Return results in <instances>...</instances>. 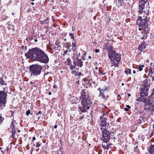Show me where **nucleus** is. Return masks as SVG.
Here are the masks:
<instances>
[{
	"label": "nucleus",
	"instance_id": "f257e3e1",
	"mask_svg": "<svg viewBox=\"0 0 154 154\" xmlns=\"http://www.w3.org/2000/svg\"><path fill=\"white\" fill-rule=\"evenodd\" d=\"M26 55L28 58L44 63H48L49 61L48 56L45 52L37 47L29 49Z\"/></svg>",
	"mask_w": 154,
	"mask_h": 154
},
{
	"label": "nucleus",
	"instance_id": "f03ea898",
	"mask_svg": "<svg viewBox=\"0 0 154 154\" xmlns=\"http://www.w3.org/2000/svg\"><path fill=\"white\" fill-rule=\"evenodd\" d=\"M81 99L82 106L78 108V110L80 112H85L87 109H88L90 108L91 103L88 94L84 91L82 92V93Z\"/></svg>",
	"mask_w": 154,
	"mask_h": 154
},
{
	"label": "nucleus",
	"instance_id": "7ed1b4c3",
	"mask_svg": "<svg viewBox=\"0 0 154 154\" xmlns=\"http://www.w3.org/2000/svg\"><path fill=\"white\" fill-rule=\"evenodd\" d=\"M108 54L111 63L110 66L112 67L115 66V68L118 66L121 59L120 54L116 53L115 51L108 52Z\"/></svg>",
	"mask_w": 154,
	"mask_h": 154
},
{
	"label": "nucleus",
	"instance_id": "20e7f679",
	"mask_svg": "<svg viewBox=\"0 0 154 154\" xmlns=\"http://www.w3.org/2000/svg\"><path fill=\"white\" fill-rule=\"evenodd\" d=\"M144 14H145L144 18L143 17L140 16L139 17V19L137 21V23L139 27H141L143 29V30L147 32L148 31L147 26V18L148 15V12L147 13L144 12Z\"/></svg>",
	"mask_w": 154,
	"mask_h": 154
},
{
	"label": "nucleus",
	"instance_id": "39448f33",
	"mask_svg": "<svg viewBox=\"0 0 154 154\" xmlns=\"http://www.w3.org/2000/svg\"><path fill=\"white\" fill-rule=\"evenodd\" d=\"M42 69V66L38 65H33L29 67V71L31 75L37 76L40 74Z\"/></svg>",
	"mask_w": 154,
	"mask_h": 154
},
{
	"label": "nucleus",
	"instance_id": "423d86ee",
	"mask_svg": "<svg viewBox=\"0 0 154 154\" xmlns=\"http://www.w3.org/2000/svg\"><path fill=\"white\" fill-rule=\"evenodd\" d=\"M7 94L5 91H0V109H2L5 106L7 102Z\"/></svg>",
	"mask_w": 154,
	"mask_h": 154
},
{
	"label": "nucleus",
	"instance_id": "0eeeda50",
	"mask_svg": "<svg viewBox=\"0 0 154 154\" xmlns=\"http://www.w3.org/2000/svg\"><path fill=\"white\" fill-rule=\"evenodd\" d=\"M75 54H73V56L72 58L73 60V66H72V69H75L77 65L78 67L81 68L83 66V62L81 59L78 58V57H75ZM77 57L78 56H77Z\"/></svg>",
	"mask_w": 154,
	"mask_h": 154
},
{
	"label": "nucleus",
	"instance_id": "6e6552de",
	"mask_svg": "<svg viewBox=\"0 0 154 154\" xmlns=\"http://www.w3.org/2000/svg\"><path fill=\"white\" fill-rule=\"evenodd\" d=\"M100 130L102 134L103 141L106 142H108L110 137V132L106 129V128L101 127Z\"/></svg>",
	"mask_w": 154,
	"mask_h": 154
},
{
	"label": "nucleus",
	"instance_id": "1a4fd4ad",
	"mask_svg": "<svg viewBox=\"0 0 154 154\" xmlns=\"http://www.w3.org/2000/svg\"><path fill=\"white\" fill-rule=\"evenodd\" d=\"M139 5V10L138 11L139 14H141L143 12V10L145 6L147 7L149 3L147 2V0H140Z\"/></svg>",
	"mask_w": 154,
	"mask_h": 154
},
{
	"label": "nucleus",
	"instance_id": "9d476101",
	"mask_svg": "<svg viewBox=\"0 0 154 154\" xmlns=\"http://www.w3.org/2000/svg\"><path fill=\"white\" fill-rule=\"evenodd\" d=\"M140 97L136 100V101L146 103V97H145L148 96L147 93L143 91H140Z\"/></svg>",
	"mask_w": 154,
	"mask_h": 154
},
{
	"label": "nucleus",
	"instance_id": "9b49d317",
	"mask_svg": "<svg viewBox=\"0 0 154 154\" xmlns=\"http://www.w3.org/2000/svg\"><path fill=\"white\" fill-rule=\"evenodd\" d=\"M150 87V84L148 83L147 80H145L143 82L142 87L140 88V91L147 93Z\"/></svg>",
	"mask_w": 154,
	"mask_h": 154
},
{
	"label": "nucleus",
	"instance_id": "f8f14e48",
	"mask_svg": "<svg viewBox=\"0 0 154 154\" xmlns=\"http://www.w3.org/2000/svg\"><path fill=\"white\" fill-rule=\"evenodd\" d=\"M107 116L104 113H103V116L100 117V121L101 123V127L102 128H106L105 126L106 125V120Z\"/></svg>",
	"mask_w": 154,
	"mask_h": 154
},
{
	"label": "nucleus",
	"instance_id": "ddd939ff",
	"mask_svg": "<svg viewBox=\"0 0 154 154\" xmlns=\"http://www.w3.org/2000/svg\"><path fill=\"white\" fill-rule=\"evenodd\" d=\"M107 87H105L104 89H102L100 90V94L99 97L105 99L106 98L104 93L107 92Z\"/></svg>",
	"mask_w": 154,
	"mask_h": 154
},
{
	"label": "nucleus",
	"instance_id": "4468645a",
	"mask_svg": "<svg viewBox=\"0 0 154 154\" xmlns=\"http://www.w3.org/2000/svg\"><path fill=\"white\" fill-rule=\"evenodd\" d=\"M148 152L146 154H154V145H151L149 146Z\"/></svg>",
	"mask_w": 154,
	"mask_h": 154
},
{
	"label": "nucleus",
	"instance_id": "2eb2a0df",
	"mask_svg": "<svg viewBox=\"0 0 154 154\" xmlns=\"http://www.w3.org/2000/svg\"><path fill=\"white\" fill-rule=\"evenodd\" d=\"M13 122H12L11 125V128L12 129V133L11 137L12 138H14L15 137V135L16 133V131L15 129V126L13 125Z\"/></svg>",
	"mask_w": 154,
	"mask_h": 154
},
{
	"label": "nucleus",
	"instance_id": "dca6fc26",
	"mask_svg": "<svg viewBox=\"0 0 154 154\" xmlns=\"http://www.w3.org/2000/svg\"><path fill=\"white\" fill-rule=\"evenodd\" d=\"M66 64L67 65H69L70 66V69L71 70H73L74 69L72 68V66H73L72 63V61L70 58H68L67 59L66 61L65 62Z\"/></svg>",
	"mask_w": 154,
	"mask_h": 154
},
{
	"label": "nucleus",
	"instance_id": "f3484780",
	"mask_svg": "<svg viewBox=\"0 0 154 154\" xmlns=\"http://www.w3.org/2000/svg\"><path fill=\"white\" fill-rule=\"evenodd\" d=\"M148 76L149 77L152 78V81H154V72H152V70L149 71L148 73Z\"/></svg>",
	"mask_w": 154,
	"mask_h": 154
},
{
	"label": "nucleus",
	"instance_id": "a211bd4d",
	"mask_svg": "<svg viewBox=\"0 0 154 154\" xmlns=\"http://www.w3.org/2000/svg\"><path fill=\"white\" fill-rule=\"evenodd\" d=\"M146 48L145 44V43H142L138 47V49L140 51H142L143 50L145 49Z\"/></svg>",
	"mask_w": 154,
	"mask_h": 154
},
{
	"label": "nucleus",
	"instance_id": "6ab92c4d",
	"mask_svg": "<svg viewBox=\"0 0 154 154\" xmlns=\"http://www.w3.org/2000/svg\"><path fill=\"white\" fill-rule=\"evenodd\" d=\"M107 142H104L102 143V147L105 150H108L109 148V144H107Z\"/></svg>",
	"mask_w": 154,
	"mask_h": 154
},
{
	"label": "nucleus",
	"instance_id": "aec40b11",
	"mask_svg": "<svg viewBox=\"0 0 154 154\" xmlns=\"http://www.w3.org/2000/svg\"><path fill=\"white\" fill-rule=\"evenodd\" d=\"M148 105L149 106L148 108L150 110L153 111L154 109V103H148Z\"/></svg>",
	"mask_w": 154,
	"mask_h": 154
},
{
	"label": "nucleus",
	"instance_id": "412c9836",
	"mask_svg": "<svg viewBox=\"0 0 154 154\" xmlns=\"http://www.w3.org/2000/svg\"><path fill=\"white\" fill-rule=\"evenodd\" d=\"M123 3V0H118V2L116 3V5L118 7H119L122 5Z\"/></svg>",
	"mask_w": 154,
	"mask_h": 154
},
{
	"label": "nucleus",
	"instance_id": "4be33fe9",
	"mask_svg": "<svg viewBox=\"0 0 154 154\" xmlns=\"http://www.w3.org/2000/svg\"><path fill=\"white\" fill-rule=\"evenodd\" d=\"M0 85H7V84L3 80L2 78L0 77Z\"/></svg>",
	"mask_w": 154,
	"mask_h": 154
},
{
	"label": "nucleus",
	"instance_id": "5701e85b",
	"mask_svg": "<svg viewBox=\"0 0 154 154\" xmlns=\"http://www.w3.org/2000/svg\"><path fill=\"white\" fill-rule=\"evenodd\" d=\"M108 52H110L112 51H114V50H113L112 49V46L111 45H108L106 48Z\"/></svg>",
	"mask_w": 154,
	"mask_h": 154
},
{
	"label": "nucleus",
	"instance_id": "b1692460",
	"mask_svg": "<svg viewBox=\"0 0 154 154\" xmlns=\"http://www.w3.org/2000/svg\"><path fill=\"white\" fill-rule=\"evenodd\" d=\"M101 70V68H99V69L97 70H94V74L96 75H99V72H100V71Z\"/></svg>",
	"mask_w": 154,
	"mask_h": 154
},
{
	"label": "nucleus",
	"instance_id": "393cba45",
	"mask_svg": "<svg viewBox=\"0 0 154 154\" xmlns=\"http://www.w3.org/2000/svg\"><path fill=\"white\" fill-rule=\"evenodd\" d=\"M8 114L9 117L13 116L14 115V112L11 110L9 111L8 112Z\"/></svg>",
	"mask_w": 154,
	"mask_h": 154
},
{
	"label": "nucleus",
	"instance_id": "a878e982",
	"mask_svg": "<svg viewBox=\"0 0 154 154\" xmlns=\"http://www.w3.org/2000/svg\"><path fill=\"white\" fill-rule=\"evenodd\" d=\"M100 72L98 75H99L100 76H102L106 74V73L101 71V70L100 71Z\"/></svg>",
	"mask_w": 154,
	"mask_h": 154
},
{
	"label": "nucleus",
	"instance_id": "bb28decb",
	"mask_svg": "<svg viewBox=\"0 0 154 154\" xmlns=\"http://www.w3.org/2000/svg\"><path fill=\"white\" fill-rule=\"evenodd\" d=\"M144 65H142L141 66H138L137 68V69H139V71H141L143 70V67H144Z\"/></svg>",
	"mask_w": 154,
	"mask_h": 154
},
{
	"label": "nucleus",
	"instance_id": "cd10ccee",
	"mask_svg": "<svg viewBox=\"0 0 154 154\" xmlns=\"http://www.w3.org/2000/svg\"><path fill=\"white\" fill-rule=\"evenodd\" d=\"M4 119V118L2 116L1 114H0V125L2 123Z\"/></svg>",
	"mask_w": 154,
	"mask_h": 154
},
{
	"label": "nucleus",
	"instance_id": "c85d7f7f",
	"mask_svg": "<svg viewBox=\"0 0 154 154\" xmlns=\"http://www.w3.org/2000/svg\"><path fill=\"white\" fill-rule=\"evenodd\" d=\"M75 102H73V103H78L80 101V99H78L77 98H75V99H74Z\"/></svg>",
	"mask_w": 154,
	"mask_h": 154
},
{
	"label": "nucleus",
	"instance_id": "c756f323",
	"mask_svg": "<svg viewBox=\"0 0 154 154\" xmlns=\"http://www.w3.org/2000/svg\"><path fill=\"white\" fill-rule=\"evenodd\" d=\"M72 48H72V50H73V51H74V50L75 49V48H74L76 46L75 43L74 42H72Z\"/></svg>",
	"mask_w": 154,
	"mask_h": 154
},
{
	"label": "nucleus",
	"instance_id": "7c9ffc66",
	"mask_svg": "<svg viewBox=\"0 0 154 154\" xmlns=\"http://www.w3.org/2000/svg\"><path fill=\"white\" fill-rule=\"evenodd\" d=\"M71 73L73 74H74L75 75H77V72L75 70H72L71 71Z\"/></svg>",
	"mask_w": 154,
	"mask_h": 154
},
{
	"label": "nucleus",
	"instance_id": "2f4dec72",
	"mask_svg": "<svg viewBox=\"0 0 154 154\" xmlns=\"http://www.w3.org/2000/svg\"><path fill=\"white\" fill-rule=\"evenodd\" d=\"M71 44L69 43H68V44L67 45V48H71Z\"/></svg>",
	"mask_w": 154,
	"mask_h": 154
},
{
	"label": "nucleus",
	"instance_id": "473e14b6",
	"mask_svg": "<svg viewBox=\"0 0 154 154\" xmlns=\"http://www.w3.org/2000/svg\"><path fill=\"white\" fill-rule=\"evenodd\" d=\"M147 35L146 34H144L142 36V39H146L147 38Z\"/></svg>",
	"mask_w": 154,
	"mask_h": 154
},
{
	"label": "nucleus",
	"instance_id": "72a5a7b5",
	"mask_svg": "<svg viewBox=\"0 0 154 154\" xmlns=\"http://www.w3.org/2000/svg\"><path fill=\"white\" fill-rule=\"evenodd\" d=\"M69 35L71 37V38L72 39H74V36L73 35L72 33H69Z\"/></svg>",
	"mask_w": 154,
	"mask_h": 154
},
{
	"label": "nucleus",
	"instance_id": "f704fd0d",
	"mask_svg": "<svg viewBox=\"0 0 154 154\" xmlns=\"http://www.w3.org/2000/svg\"><path fill=\"white\" fill-rule=\"evenodd\" d=\"M152 70V72H154V66H153V68H152V67H150L149 69V71Z\"/></svg>",
	"mask_w": 154,
	"mask_h": 154
},
{
	"label": "nucleus",
	"instance_id": "c9c22d12",
	"mask_svg": "<svg viewBox=\"0 0 154 154\" xmlns=\"http://www.w3.org/2000/svg\"><path fill=\"white\" fill-rule=\"evenodd\" d=\"M68 52V50H66L64 52V53L63 54V55L64 56L66 55V54Z\"/></svg>",
	"mask_w": 154,
	"mask_h": 154
},
{
	"label": "nucleus",
	"instance_id": "e433bc0d",
	"mask_svg": "<svg viewBox=\"0 0 154 154\" xmlns=\"http://www.w3.org/2000/svg\"><path fill=\"white\" fill-rule=\"evenodd\" d=\"M30 113V111L29 110H28L26 111V114L27 116H28L29 114Z\"/></svg>",
	"mask_w": 154,
	"mask_h": 154
},
{
	"label": "nucleus",
	"instance_id": "4c0bfd02",
	"mask_svg": "<svg viewBox=\"0 0 154 154\" xmlns=\"http://www.w3.org/2000/svg\"><path fill=\"white\" fill-rule=\"evenodd\" d=\"M41 146V144H39V143L38 142H37L36 143V147H38V146Z\"/></svg>",
	"mask_w": 154,
	"mask_h": 154
},
{
	"label": "nucleus",
	"instance_id": "58836bf2",
	"mask_svg": "<svg viewBox=\"0 0 154 154\" xmlns=\"http://www.w3.org/2000/svg\"><path fill=\"white\" fill-rule=\"evenodd\" d=\"M96 53H98L99 52L100 50L99 49H96L95 50Z\"/></svg>",
	"mask_w": 154,
	"mask_h": 154
},
{
	"label": "nucleus",
	"instance_id": "ea45409f",
	"mask_svg": "<svg viewBox=\"0 0 154 154\" xmlns=\"http://www.w3.org/2000/svg\"><path fill=\"white\" fill-rule=\"evenodd\" d=\"M142 122V120L140 119H139L137 121V123L138 124H140Z\"/></svg>",
	"mask_w": 154,
	"mask_h": 154
},
{
	"label": "nucleus",
	"instance_id": "a19ab883",
	"mask_svg": "<svg viewBox=\"0 0 154 154\" xmlns=\"http://www.w3.org/2000/svg\"><path fill=\"white\" fill-rule=\"evenodd\" d=\"M82 73L81 72H79L78 73H77V75H77L79 76H80V75H82Z\"/></svg>",
	"mask_w": 154,
	"mask_h": 154
},
{
	"label": "nucleus",
	"instance_id": "79ce46f5",
	"mask_svg": "<svg viewBox=\"0 0 154 154\" xmlns=\"http://www.w3.org/2000/svg\"><path fill=\"white\" fill-rule=\"evenodd\" d=\"M67 49V50H68V52H69L71 51L72 48H69Z\"/></svg>",
	"mask_w": 154,
	"mask_h": 154
},
{
	"label": "nucleus",
	"instance_id": "37998d69",
	"mask_svg": "<svg viewBox=\"0 0 154 154\" xmlns=\"http://www.w3.org/2000/svg\"><path fill=\"white\" fill-rule=\"evenodd\" d=\"M128 108H124V110L126 111H128Z\"/></svg>",
	"mask_w": 154,
	"mask_h": 154
},
{
	"label": "nucleus",
	"instance_id": "c03bdc74",
	"mask_svg": "<svg viewBox=\"0 0 154 154\" xmlns=\"http://www.w3.org/2000/svg\"><path fill=\"white\" fill-rule=\"evenodd\" d=\"M138 29L140 31L142 29H143V28H141V27H139V28Z\"/></svg>",
	"mask_w": 154,
	"mask_h": 154
},
{
	"label": "nucleus",
	"instance_id": "a18cd8bd",
	"mask_svg": "<svg viewBox=\"0 0 154 154\" xmlns=\"http://www.w3.org/2000/svg\"><path fill=\"white\" fill-rule=\"evenodd\" d=\"M144 12H146H146H145V11H143V12L142 13H142V14H143V16L142 17H143V18H145L144 17H145V14H144V13H144Z\"/></svg>",
	"mask_w": 154,
	"mask_h": 154
},
{
	"label": "nucleus",
	"instance_id": "49530a36",
	"mask_svg": "<svg viewBox=\"0 0 154 154\" xmlns=\"http://www.w3.org/2000/svg\"><path fill=\"white\" fill-rule=\"evenodd\" d=\"M126 107H127V108H128V109L131 108L130 106L129 105H127Z\"/></svg>",
	"mask_w": 154,
	"mask_h": 154
},
{
	"label": "nucleus",
	"instance_id": "de8ad7c7",
	"mask_svg": "<svg viewBox=\"0 0 154 154\" xmlns=\"http://www.w3.org/2000/svg\"><path fill=\"white\" fill-rule=\"evenodd\" d=\"M128 70H129V73L130 74H131V69H128Z\"/></svg>",
	"mask_w": 154,
	"mask_h": 154
},
{
	"label": "nucleus",
	"instance_id": "09e8293b",
	"mask_svg": "<svg viewBox=\"0 0 154 154\" xmlns=\"http://www.w3.org/2000/svg\"><path fill=\"white\" fill-rule=\"evenodd\" d=\"M83 117L81 116V117H79V119L80 120H82V119H83Z\"/></svg>",
	"mask_w": 154,
	"mask_h": 154
},
{
	"label": "nucleus",
	"instance_id": "8fccbe9b",
	"mask_svg": "<svg viewBox=\"0 0 154 154\" xmlns=\"http://www.w3.org/2000/svg\"><path fill=\"white\" fill-rule=\"evenodd\" d=\"M35 139H36L35 137H34L32 138V140H35Z\"/></svg>",
	"mask_w": 154,
	"mask_h": 154
},
{
	"label": "nucleus",
	"instance_id": "3c124183",
	"mask_svg": "<svg viewBox=\"0 0 154 154\" xmlns=\"http://www.w3.org/2000/svg\"><path fill=\"white\" fill-rule=\"evenodd\" d=\"M98 69H99V68L98 67H96L94 70H97Z\"/></svg>",
	"mask_w": 154,
	"mask_h": 154
},
{
	"label": "nucleus",
	"instance_id": "603ef678",
	"mask_svg": "<svg viewBox=\"0 0 154 154\" xmlns=\"http://www.w3.org/2000/svg\"><path fill=\"white\" fill-rule=\"evenodd\" d=\"M7 87L6 86V87H4L3 88V90L4 91H5L6 89V88H7Z\"/></svg>",
	"mask_w": 154,
	"mask_h": 154
},
{
	"label": "nucleus",
	"instance_id": "864d4df0",
	"mask_svg": "<svg viewBox=\"0 0 154 154\" xmlns=\"http://www.w3.org/2000/svg\"><path fill=\"white\" fill-rule=\"evenodd\" d=\"M77 56H78V57H79V56H80V53H79V54L78 55H77V57H77Z\"/></svg>",
	"mask_w": 154,
	"mask_h": 154
},
{
	"label": "nucleus",
	"instance_id": "5fc2aeb1",
	"mask_svg": "<svg viewBox=\"0 0 154 154\" xmlns=\"http://www.w3.org/2000/svg\"><path fill=\"white\" fill-rule=\"evenodd\" d=\"M57 125H55L54 126V128H57Z\"/></svg>",
	"mask_w": 154,
	"mask_h": 154
},
{
	"label": "nucleus",
	"instance_id": "6e6d98bb",
	"mask_svg": "<svg viewBox=\"0 0 154 154\" xmlns=\"http://www.w3.org/2000/svg\"><path fill=\"white\" fill-rule=\"evenodd\" d=\"M128 72V71L127 70H125V73L126 74H127Z\"/></svg>",
	"mask_w": 154,
	"mask_h": 154
},
{
	"label": "nucleus",
	"instance_id": "4d7b16f0",
	"mask_svg": "<svg viewBox=\"0 0 154 154\" xmlns=\"http://www.w3.org/2000/svg\"><path fill=\"white\" fill-rule=\"evenodd\" d=\"M128 97H130L131 96V95L130 94H128Z\"/></svg>",
	"mask_w": 154,
	"mask_h": 154
},
{
	"label": "nucleus",
	"instance_id": "13d9d810",
	"mask_svg": "<svg viewBox=\"0 0 154 154\" xmlns=\"http://www.w3.org/2000/svg\"><path fill=\"white\" fill-rule=\"evenodd\" d=\"M42 112L41 111H39V112H38V114H42Z\"/></svg>",
	"mask_w": 154,
	"mask_h": 154
},
{
	"label": "nucleus",
	"instance_id": "bf43d9fd",
	"mask_svg": "<svg viewBox=\"0 0 154 154\" xmlns=\"http://www.w3.org/2000/svg\"><path fill=\"white\" fill-rule=\"evenodd\" d=\"M152 95H153L154 94V88L153 89V92L152 93Z\"/></svg>",
	"mask_w": 154,
	"mask_h": 154
},
{
	"label": "nucleus",
	"instance_id": "052dcab7",
	"mask_svg": "<svg viewBox=\"0 0 154 154\" xmlns=\"http://www.w3.org/2000/svg\"><path fill=\"white\" fill-rule=\"evenodd\" d=\"M133 73L134 74H135V73H136V71H135V70H134L133 71Z\"/></svg>",
	"mask_w": 154,
	"mask_h": 154
},
{
	"label": "nucleus",
	"instance_id": "680f3d73",
	"mask_svg": "<svg viewBox=\"0 0 154 154\" xmlns=\"http://www.w3.org/2000/svg\"><path fill=\"white\" fill-rule=\"evenodd\" d=\"M6 149H7V152H8V150H9V148H8V146L7 148H6Z\"/></svg>",
	"mask_w": 154,
	"mask_h": 154
},
{
	"label": "nucleus",
	"instance_id": "e2e57ef3",
	"mask_svg": "<svg viewBox=\"0 0 154 154\" xmlns=\"http://www.w3.org/2000/svg\"><path fill=\"white\" fill-rule=\"evenodd\" d=\"M48 94L49 95H51V92H50L48 93Z\"/></svg>",
	"mask_w": 154,
	"mask_h": 154
},
{
	"label": "nucleus",
	"instance_id": "0e129e2a",
	"mask_svg": "<svg viewBox=\"0 0 154 154\" xmlns=\"http://www.w3.org/2000/svg\"><path fill=\"white\" fill-rule=\"evenodd\" d=\"M88 58L89 59H91V56H88Z\"/></svg>",
	"mask_w": 154,
	"mask_h": 154
},
{
	"label": "nucleus",
	"instance_id": "69168bd1",
	"mask_svg": "<svg viewBox=\"0 0 154 154\" xmlns=\"http://www.w3.org/2000/svg\"><path fill=\"white\" fill-rule=\"evenodd\" d=\"M107 144H109V147L111 145H112V144L111 143H107Z\"/></svg>",
	"mask_w": 154,
	"mask_h": 154
},
{
	"label": "nucleus",
	"instance_id": "338daca9",
	"mask_svg": "<svg viewBox=\"0 0 154 154\" xmlns=\"http://www.w3.org/2000/svg\"><path fill=\"white\" fill-rule=\"evenodd\" d=\"M34 41L35 42H37V39H35L34 40Z\"/></svg>",
	"mask_w": 154,
	"mask_h": 154
},
{
	"label": "nucleus",
	"instance_id": "774afa93",
	"mask_svg": "<svg viewBox=\"0 0 154 154\" xmlns=\"http://www.w3.org/2000/svg\"><path fill=\"white\" fill-rule=\"evenodd\" d=\"M38 120L40 119V117H38Z\"/></svg>",
	"mask_w": 154,
	"mask_h": 154
}]
</instances>
